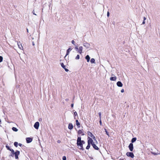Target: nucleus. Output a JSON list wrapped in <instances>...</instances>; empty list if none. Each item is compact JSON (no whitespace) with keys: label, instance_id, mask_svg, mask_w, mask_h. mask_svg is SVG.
<instances>
[{"label":"nucleus","instance_id":"de8ad7c7","mask_svg":"<svg viewBox=\"0 0 160 160\" xmlns=\"http://www.w3.org/2000/svg\"><path fill=\"white\" fill-rule=\"evenodd\" d=\"M27 32H28V28H27Z\"/></svg>","mask_w":160,"mask_h":160},{"label":"nucleus","instance_id":"9d476101","mask_svg":"<svg viewBox=\"0 0 160 160\" xmlns=\"http://www.w3.org/2000/svg\"><path fill=\"white\" fill-rule=\"evenodd\" d=\"M61 65L62 67L65 70L66 72H68V70L66 68L65 66L64 65L63 63H61Z\"/></svg>","mask_w":160,"mask_h":160},{"label":"nucleus","instance_id":"58836bf2","mask_svg":"<svg viewBox=\"0 0 160 160\" xmlns=\"http://www.w3.org/2000/svg\"><path fill=\"white\" fill-rule=\"evenodd\" d=\"M32 45L33 46H34L35 45V44H34V42L33 41L32 42Z\"/></svg>","mask_w":160,"mask_h":160},{"label":"nucleus","instance_id":"7c9ffc66","mask_svg":"<svg viewBox=\"0 0 160 160\" xmlns=\"http://www.w3.org/2000/svg\"><path fill=\"white\" fill-rule=\"evenodd\" d=\"M3 60V58L2 56H0V62H2Z\"/></svg>","mask_w":160,"mask_h":160},{"label":"nucleus","instance_id":"603ef678","mask_svg":"<svg viewBox=\"0 0 160 160\" xmlns=\"http://www.w3.org/2000/svg\"><path fill=\"white\" fill-rule=\"evenodd\" d=\"M119 160H123L122 159H120Z\"/></svg>","mask_w":160,"mask_h":160},{"label":"nucleus","instance_id":"dca6fc26","mask_svg":"<svg viewBox=\"0 0 160 160\" xmlns=\"http://www.w3.org/2000/svg\"><path fill=\"white\" fill-rule=\"evenodd\" d=\"M93 147L96 150H98L99 149L98 148L94 143H93L92 145Z\"/></svg>","mask_w":160,"mask_h":160},{"label":"nucleus","instance_id":"412c9836","mask_svg":"<svg viewBox=\"0 0 160 160\" xmlns=\"http://www.w3.org/2000/svg\"><path fill=\"white\" fill-rule=\"evenodd\" d=\"M137 140V138H133L131 140L132 143L134 142H135Z\"/></svg>","mask_w":160,"mask_h":160},{"label":"nucleus","instance_id":"423d86ee","mask_svg":"<svg viewBox=\"0 0 160 160\" xmlns=\"http://www.w3.org/2000/svg\"><path fill=\"white\" fill-rule=\"evenodd\" d=\"M39 126V123L38 122H36L34 124V127L36 129H38V128Z\"/></svg>","mask_w":160,"mask_h":160},{"label":"nucleus","instance_id":"c03bdc74","mask_svg":"<svg viewBox=\"0 0 160 160\" xmlns=\"http://www.w3.org/2000/svg\"><path fill=\"white\" fill-rule=\"evenodd\" d=\"M99 122H100V124L101 125V124H102V122H101V120H100Z\"/></svg>","mask_w":160,"mask_h":160},{"label":"nucleus","instance_id":"7ed1b4c3","mask_svg":"<svg viewBox=\"0 0 160 160\" xmlns=\"http://www.w3.org/2000/svg\"><path fill=\"white\" fill-rule=\"evenodd\" d=\"M127 156L131 157V158H133L134 157V154L132 152H127L126 153Z\"/></svg>","mask_w":160,"mask_h":160},{"label":"nucleus","instance_id":"ea45409f","mask_svg":"<svg viewBox=\"0 0 160 160\" xmlns=\"http://www.w3.org/2000/svg\"><path fill=\"white\" fill-rule=\"evenodd\" d=\"M145 23V21L143 20V21L142 22V24H144Z\"/></svg>","mask_w":160,"mask_h":160},{"label":"nucleus","instance_id":"49530a36","mask_svg":"<svg viewBox=\"0 0 160 160\" xmlns=\"http://www.w3.org/2000/svg\"><path fill=\"white\" fill-rule=\"evenodd\" d=\"M60 141H59V140H58V143H60Z\"/></svg>","mask_w":160,"mask_h":160},{"label":"nucleus","instance_id":"473e14b6","mask_svg":"<svg viewBox=\"0 0 160 160\" xmlns=\"http://www.w3.org/2000/svg\"><path fill=\"white\" fill-rule=\"evenodd\" d=\"M62 160H66V158L65 156H63L62 157Z\"/></svg>","mask_w":160,"mask_h":160},{"label":"nucleus","instance_id":"9b49d317","mask_svg":"<svg viewBox=\"0 0 160 160\" xmlns=\"http://www.w3.org/2000/svg\"><path fill=\"white\" fill-rule=\"evenodd\" d=\"M18 48L21 50L23 49V48L22 46L21 43L20 42H19L18 43Z\"/></svg>","mask_w":160,"mask_h":160},{"label":"nucleus","instance_id":"f3484780","mask_svg":"<svg viewBox=\"0 0 160 160\" xmlns=\"http://www.w3.org/2000/svg\"><path fill=\"white\" fill-rule=\"evenodd\" d=\"M72 50L71 48H69L67 51V53L65 57H66L67 55H68L70 51H71Z\"/></svg>","mask_w":160,"mask_h":160},{"label":"nucleus","instance_id":"79ce46f5","mask_svg":"<svg viewBox=\"0 0 160 160\" xmlns=\"http://www.w3.org/2000/svg\"><path fill=\"white\" fill-rule=\"evenodd\" d=\"M146 18L145 17H143V20L145 21L146 20Z\"/></svg>","mask_w":160,"mask_h":160},{"label":"nucleus","instance_id":"cd10ccee","mask_svg":"<svg viewBox=\"0 0 160 160\" xmlns=\"http://www.w3.org/2000/svg\"><path fill=\"white\" fill-rule=\"evenodd\" d=\"M6 148H7L8 150H9L10 151V150H11V149H10V148H9V146L8 145H6Z\"/></svg>","mask_w":160,"mask_h":160},{"label":"nucleus","instance_id":"72a5a7b5","mask_svg":"<svg viewBox=\"0 0 160 160\" xmlns=\"http://www.w3.org/2000/svg\"><path fill=\"white\" fill-rule=\"evenodd\" d=\"M98 114H99V118H100V119H101V112H99Z\"/></svg>","mask_w":160,"mask_h":160},{"label":"nucleus","instance_id":"c756f323","mask_svg":"<svg viewBox=\"0 0 160 160\" xmlns=\"http://www.w3.org/2000/svg\"><path fill=\"white\" fill-rule=\"evenodd\" d=\"M75 59H79V55H78L76 57Z\"/></svg>","mask_w":160,"mask_h":160},{"label":"nucleus","instance_id":"b1692460","mask_svg":"<svg viewBox=\"0 0 160 160\" xmlns=\"http://www.w3.org/2000/svg\"><path fill=\"white\" fill-rule=\"evenodd\" d=\"M104 130H105V131L106 132V134L108 136V137H109L110 136H109V133L108 132L107 130H106V129H104Z\"/></svg>","mask_w":160,"mask_h":160},{"label":"nucleus","instance_id":"aec40b11","mask_svg":"<svg viewBox=\"0 0 160 160\" xmlns=\"http://www.w3.org/2000/svg\"><path fill=\"white\" fill-rule=\"evenodd\" d=\"M76 121V125H77V126L79 128L80 127V123L79 122L78 120H77Z\"/></svg>","mask_w":160,"mask_h":160},{"label":"nucleus","instance_id":"ddd939ff","mask_svg":"<svg viewBox=\"0 0 160 160\" xmlns=\"http://www.w3.org/2000/svg\"><path fill=\"white\" fill-rule=\"evenodd\" d=\"M117 85L118 87H122L123 86L122 83L120 81H118L117 83Z\"/></svg>","mask_w":160,"mask_h":160},{"label":"nucleus","instance_id":"6ab92c4d","mask_svg":"<svg viewBox=\"0 0 160 160\" xmlns=\"http://www.w3.org/2000/svg\"><path fill=\"white\" fill-rule=\"evenodd\" d=\"M78 133L79 134H81L82 135H84V134L83 132L82 131V130H79L78 131Z\"/></svg>","mask_w":160,"mask_h":160},{"label":"nucleus","instance_id":"864d4df0","mask_svg":"<svg viewBox=\"0 0 160 160\" xmlns=\"http://www.w3.org/2000/svg\"><path fill=\"white\" fill-rule=\"evenodd\" d=\"M159 154H160V153H159Z\"/></svg>","mask_w":160,"mask_h":160},{"label":"nucleus","instance_id":"0eeeda50","mask_svg":"<svg viewBox=\"0 0 160 160\" xmlns=\"http://www.w3.org/2000/svg\"><path fill=\"white\" fill-rule=\"evenodd\" d=\"M128 148L130 151H132L133 149V144L132 143H130L129 146Z\"/></svg>","mask_w":160,"mask_h":160},{"label":"nucleus","instance_id":"2f4dec72","mask_svg":"<svg viewBox=\"0 0 160 160\" xmlns=\"http://www.w3.org/2000/svg\"><path fill=\"white\" fill-rule=\"evenodd\" d=\"M10 151L12 152V154L13 155L14 154V153H15L14 152V151L13 149H11V150H10Z\"/></svg>","mask_w":160,"mask_h":160},{"label":"nucleus","instance_id":"a19ab883","mask_svg":"<svg viewBox=\"0 0 160 160\" xmlns=\"http://www.w3.org/2000/svg\"><path fill=\"white\" fill-rule=\"evenodd\" d=\"M71 107L72 108H73V104L72 103L71 104Z\"/></svg>","mask_w":160,"mask_h":160},{"label":"nucleus","instance_id":"20e7f679","mask_svg":"<svg viewBox=\"0 0 160 160\" xmlns=\"http://www.w3.org/2000/svg\"><path fill=\"white\" fill-rule=\"evenodd\" d=\"M88 143H89L90 144H91L92 145L93 143H94L92 139L89 137H88Z\"/></svg>","mask_w":160,"mask_h":160},{"label":"nucleus","instance_id":"8fccbe9b","mask_svg":"<svg viewBox=\"0 0 160 160\" xmlns=\"http://www.w3.org/2000/svg\"><path fill=\"white\" fill-rule=\"evenodd\" d=\"M112 76H114V75L113 74H112Z\"/></svg>","mask_w":160,"mask_h":160},{"label":"nucleus","instance_id":"4be33fe9","mask_svg":"<svg viewBox=\"0 0 160 160\" xmlns=\"http://www.w3.org/2000/svg\"><path fill=\"white\" fill-rule=\"evenodd\" d=\"M95 60L94 58H92L91 59L90 62L91 63H95Z\"/></svg>","mask_w":160,"mask_h":160},{"label":"nucleus","instance_id":"a211bd4d","mask_svg":"<svg viewBox=\"0 0 160 160\" xmlns=\"http://www.w3.org/2000/svg\"><path fill=\"white\" fill-rule=\"evenodd\" d=\"M85 58L87 60V62H89V61H90V57L88 55H87L86 56Z\"/></svg>","mask_w":160,"mask_h":160},{"label":"nucleus","instance_id":"5701e85b","mask_svg":"<svg viewBox=\"0 0 160 160\" xmlns=\"http://www.w3.org/2000/svg\"><path fill=\"white\" fill-rule=\"evenodd\" d=\"M12 129L13 131L15 132H17L18 131V129L16 128L15 127H13L12 128Z\"/></svg>","mask_w":160,"mask_h":160},{"label":"nucleus","instance_id":"c9c22d12","mask_svg":"<svg viewBox=\"0 0 160 160\" xmlns=\"http://www.w3.org/2000/svg\"><path fill=\"white\" fill-rule=\"evenodd\" d=\"M109 15H110V13H109V12L108 11V12H107V16L108 17H109Z\"/></svg>","mask_w":160,"mask_h":160},{"label":"nucleus","instance_id":"2eb2a0df","mask_svg":"<svg viewBox=\"0 0 160 160\" xmlns=\"http://www.w3.org/2000/svg\"><path fill=\"white\" fill-rule=\"evenodd\" d=\"M117 79V77L116 76L111 77L110 78V79L111 81H115Z\"/></svg>","mask_w":160,"mask_h":160},{"label":"nucleus","instance_id":"1a4fd4ad","mask_svg":"<svg viewBox=\"0 0 160 160\" xmlns=\"http://www.w3.org/2000/svg\"><path fill=\"white\" fill-rule=\"evenodd\" d=\"M88 135L90 137H92V138L94 139V140L96 141V140L95 139V137L93 136L91 132H88Z\"/></svg>","mask_w":160,"mask_h":160},{"label":"nucleus","instance_id":"f03ea898","mask_svg":"<svg viewBox=\"0 0 160 160\" xmlns=\"http://www.w3.org/2000/svg\"><path fill=\"white\" fill-rule=\"evenodd\" d=\"M75 49L76 51H77L79 53L81 54L82 53L83 48L82 46H80L79 48L77 46H76Z\"/></svg>","mask_w":160,"mask_h":160},{"label":"nucleus","instance_id":"bb28decb","mask_svg":"<svg viewBox=\"0 0 160 160\" xmlns=\"http://www.w3.org/2000/svg\"><path fill=\"white\" fill-rule=\"evenodd\" d=\"M74 118H75V116L77 115V113L76 112H74Z\"/></svg>","mask_w":160,"mask_h":160},{"label":"nucleus","instance_id":"6e6552de","mask_svg":"<svg viewBox=\"0 0 160 160\" xmlns=\"http://www.w3.org/2000/svg\"><path fill=\"white\" fill-rule=\"evenodd\" d=\"M20 154V152L18 151H17L16 152H15L14 154L15 156V158L16 159L18 158V155Z\"/></svg>","mask_w":160,"mask_h":160},{"label":"nucleus","instance_id":"e433bc0d","mask_svg":"<svg viewBox=\"0 0 160 160\" xmlns=\"http://www.w3.org/2000/svg\"><path fill=\"white\" fill-rule=\"evenodd\" d=\"M32 13L34 15H37L36 14H35L34 12V10H33L32 11Z\"/></svg>","mask_w":160,"mask_h":160},{"label":"nucleus","instance_id":"f257e3e1","mask_svg":"<svg viewBox=\"0 0 160 160\" xmlns=\"http://www.w3.org/2000/svg\"><path fill=\"white\" fill-rule=\"evenodd\" d=\"M81 137H78L77 140V145L79 149L83 150L84 148L83 147V144L85 143V142L83 140H81Z\"/></svg>","mask_w":160,"mask_h":160},{"label":"nucleus","instance_id":"3c124183","mask_svg":"<svg viewBox=\"0 0 160 160\" xmlns=\"http://www.w3.org/2000/svg\"><path fill=\"white\" fill-rule=\"evenodd\" d=\"M1 122V120L0 119V122Z\"/></svg>","mask_w":160,"mask_h":160},{"label":"nucleus","instance_id":"a878e982","mask_svg":"<svg viewBox=\"0 0 160 160\" xmlns=\"http://www.w3.org/2000/svg\"><path fill=\"white\" fill-rule=\"evenodd\" d=\"M18 142H15L14 143V145L16 147H18Z\"/></svg>","mask_w":160,"mask_h":160},{"label":"nucleus","instance_id":"37998d69","mask_svg":"<svg viewBox=\"0 0 160 160\" xmlns=\"http://www.w3.org/2000/svg\"><path fill=\"white\" fill-rule=\"evenodd\" d=\"M68 100H69V99H68V98L66 99H65V101H67H67H68Z\"/></svg>","mask_w":160,"mask_h":160},{"label":"nucleus","instance_id":"4468645a","mask_svg":"<svg viewBox=\"0 0 160 160\" xmlns=\"http://www.w3.org/2000/svg\"><path fill=\"white\" fill-rule=\"evenodd\" d=\"M73 126L72 124L71 123H70L69 124L68 128L70 130H71L73 128Z\"/></svg>","mask_w":160,"mask_h":160},{"label":"nucleus","instance_id":"09e8293b","mask_svg":"<svg viewBox=\"0 0 160 160\" xmlns=\"http://www.w3.org/2000/svg\"><path fill=\"white\" fill-rule=\"evenodd\" d=\"M32 40H33V39H34V38H32Z\"/></svg>","mask_w":160,"mask_h":160},{"label":"nucleus","instance_id":"393cba45","mask_svg":"<svg viewBox=\"0 0 160 160\" xmlns=\"http://www.w3.org/2000/svg\"><path fill=\"white\" fill-rule=\"evenodd\" d=\"M90 144L89 143H88V145L86 148V149H88L90 148Z\"/></svg>","mask_w":160,"mask_h":160},{"label":"nucleus","instance_id":"39448f33","mask_svg":"<svg viewBox=\"0 0 160 160\" xmlns=\"http://www.w3.org/2000/svg\"><path fill=\"white\" fill-rule=\"evenodd\" d=\"M84 47H85L86 48H88L90 46V44L87 42H84L83 44Z\"/></svg>","mask_w":160,"mask_h":160},{"label":"nucleus","instance_id":"a18cd8bd","mask_svg":"<svg viewBox=\"0 0 160 160\" xmlns=\"http://www.w3.org/2000/svg\"><path fill=\"white\" fill-rule=\"evenodd\" d=\"M19 146H22V144L19 143Z\"/></svg>","mask_w":160,"mask_h":160},{"label":"nucleus","instance_id":"4c0bfd02","mask_svg":"<svg viewBox=\"0 0 160 160\" xmlns=\"http://www.w3.org/2000/svg\"><path fill=\"white\" fill-rule=\"evenodd\" d=\"M124 92V89H122L121 90V92Z\"/></svg>","mask_w":160,"mask_h":160},{"label":"nucleus","instance_id":"f704fd0d","mask_svg":"<svg viewBox=\"0 0 160 160\" xmlns=\"http://www.w3.org/2000/svg\"><path fill=\"white\" fill-rule=\"evenodd\" d=\"M72 43L74 45H75V42H74V41L73 40H72Z\"/></svg>","mask_w":160,"mask_h":160},{"label":"nucleus","instance_id":"c85d7f7f","mask_svg":"<svg viewBox=\"0 0 160 160\" xmlns=\"http://www.w3.org/2000/svg\"><path fill=\"white\" fill-rule=\"evenodd\" d=\"M151 153L154 155H158V154H159L157 152H151Z\"/></svg>","mask_w":160,"mask_h":160},{"label":"nucleus","instance_id":"f8f14e48","mask_svg":"<svg viewBox=\"0 0 160 160\" xmlns=\"http://www.w3.org/2000/svg\"><path fill=\"white\" fill-rule=\"evenodd\" d=\"M26 140L28 143L31 142L32 141V139L30 138H26Z\"/></svg>","mask_w":160,"mask_h":160}]
</instances>
